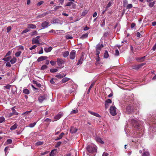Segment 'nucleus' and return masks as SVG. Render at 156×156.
Returning a JSON list of instances; mask_svg holds the SVG:
<instances>
[{
	"mask_svg": "<svg viewBox=\"0 0 156 156\" xmlns=\"http://www.w3.org/2000/svg\"><path fill=\"white\" fill-rule=\"evenodd\" d=\"M86 149L90 153H93L96 152L97 151V147L94 145L92 146L89 145L87 146Z\"/></svg>",
	"mask_w": 156,
	"mask_h": 156,
	"instance_id": "1",
	"label": "nucleus"
},
{
	"mask_svg": "<svg viewBox=\"0 0 156 156\" xmlns=\"http://www.w3.org/2000/svg\"><path fill=\"white\" fill-rule=\"evenodd\" d=\"M131 123L134 128L139 129V127L140 126V124L138 121H137L134 119H132L131 120Z\"/></svg>",
	"mask_w": 156,
	"mask_h": 156,
	"instance_id": "2",
	"label": "nucleus"
},
{
	"mask_svg": "<svg viewBox=\"0 0 156 156\" xmlns=\"http://www.w3.org/2000/svg\"><path fill=\"white\" fill-rule=\"evenodd\" d=\"M116 108L115 107L113 106H111L110 108V112L113 116L116 115L117 114L116 112Z\"/></svg>",
	"mask_w": 156,
	"mask_h": 156,
	"instance_id": "3",
	"label": "nucleus"
},
{
	"mask_svg": "<svg viewBox=\"0 0 156 156\" xmlns=\"http://www.w3.org/2000/svg\"><path fill=\"white\" fill-rule=\"evenodd\" d=\"M105 91L106 95L109 97H111L113 95V93L111 90L109 88H106Z\"/></svg>",
	"mask_w": 156,
	"mask_h": 156,
	"instance_id": "4",
	"label": "nucleus"
},
{
	"mask_svg": "<svg viewBox=\"0 0 156 156\" xmlns=\"http://www.w3.org/2000/svg\"><path fill=\"white\" fill-rule=\"evenodd\" d=\"M76 51L75 50L72 51L69 55V57L71 59H74L76 57Z\"/></svg>",
	"mask_w": 156,
	"mask_h": 156,
	"instance_id": "5",
	"label": "nucleus"
},
{
	"mask_svg": "<svg viewBox=\"0 0 156 156\" xmlns=\"http://www.w3.org/2000/svg\"><path fill=\"white\" fill-rule=\"evenodd\" d=\"M145 64V63H142L138 65H134L132 66V68L133 69L137 70L141 68L142 66Z\"/></svg>",
	"mask_w": 156,
	"mask_h": 156,
	"instance_id": "6",
	"label": "nucleus"
},
{
	"mask_svg": "<svg viewBox=\"0 0 156 156\" xmlns=\"http://www.w3.org/2000/svg\"><path fill=\"white\" fill-rule=\"evenodd\" d=\"M57 64L58 66H61L65 62V61L61 58H58L57 60Z\"/></svg>",
	"mask_w": 156,
	"mask_h": 156,
	"instance_id": "7",
	"label": "nucleus"
},
{
	"mask_svg": "<svg viewBox=\"0 0 156 156\" xmlns=\"http://www.w3.org/2000/svg\"><path fill=\"white\" fill-rule=\"evenodd\" d=\"M50 25L49 22L45 21L44 22L42 23L41 26L42 27L44 28H47Z\"/></svg>",
	"mask_w": 156,
	"mask_h": 156,
	"instance_id": "8",
	"label": "nucleus"
},
{
	"mask_svg": "<svg viewBox=\"0 0 156 156\" xmlns=\"http://www.w3.org/2000/svg\"><path fill=\"white\" fill-rule=\"evenodd\" d=\"M104 47L103 44H98L97 45L96 48V51H100L101 48H102Z\"/></svg>",
	"mask_w": 156,
	"mask_h": 156,
	"instance_id": "9",
	"label": "nucleus"
},
{
	"mask_svg": "<svg viewBox=\"0 0 156 156\" xmlns=\"http://www.w3.org/2000/svg\"><path fill=\"white\" fill-rule=\"evenodd\" d=\"M47 58V57L45 56H41L38 58L37 62H39L46 59Z\"/></svg>",
	"mask_w": 156,
	"mask_h": 156,
	"instance_id": "10",
	"label": "nucleus"
},
{
	"mask_svg": "<svg viewBox=\"0 0 156 156\" xmlns=\"http://www.w3.org/2000/svg\"><path fill=\"white\" fill-rule=\"evenodd\" d=\"M63 115V113H59L54 117V119L56 120H58Z\"/></svg>",
	"mask_w": 156,
	"mask_h": 156,
	"instance_id": "11",
	"label": "nucleus"
},
{
	"mask_svg": "<svg viewBox=\"0 0 156 156\" xmlns=\"http://www.w3.org/2000/svg\"><path fill=\"white\" fill-rule=\"evenodd\" d=\"M84 55H83L78 60L77 63V65H80L82 63V62L83 61V59H84Z\"/></svg>",
	"mask_w": 156,
	"mask_h": 156,
	"instance_id": "12",
	"label": "nucleus"
},
{
	"mask_svg": "<svg viewBox=\"0 0 156 156\" xmlns=\"http://www.w3.org/2000/svg\"><path fill=\"white\" fill-rule=\"evenodd\" d=\"M50 13V11H48L46 12L43 13L42 14L37 16V18H42L43 17H44V16H46V15L49 14Z\"/></svg>",
	"mask_w": 156,
	"mask_h": 156,
	"instance_id": "13",
	"label": "nucleus"
},
{
	"mask_svg": "<svg viewBox=\"0 0 156 156\" xmlns=\"http://www.w3.org/2000/svg\"><path fill=\"white\" fill-rule=\"evenodd\" d=\"M77 130L78 129L74 127H72L70 129V131L72 133H74L76 132Z\"/></svg>",
	"mask_w": 156,
	"mask_h": 156,
	"instance_id": "14",
	"label": "nucleus"
},
{
	"mask_svg": "<svg viewBox=\"0 0 156 156\" xmlns=\"http://www.w3.org/2000/svg\"><path fill=\"white\" fill-rule=\"evenodd\" d=\"M145 57L146 56H144L140 58H136V59L138 62H142L144 61V59L145 58Z\"/></svg>",
	"mask_w": 156,
	"mask_h": 156,
	"instance_id": "15",
	"label": "nucleus"
},
{
	"mask_svg": "<svg viewBox=\"0 0 156 156\" xmlns=\"http://www.w3.org/2000/svg\"><path fill=\"white\" fill-rule=\"evenodd\" d=\"M126 110L127 112L129 113L133 111L132 108L130 106H128L126 107Z\"/></svg>",
	"mask_w": 156,
	"mask_h": 156,
	"instance_id": "16",
	"label": "nucleus"
},
{
	"mask_svg": "<svg viewBox=\"0 0 156 156\" xmlns=\"http://www.w3.org/2000/svg\"><path fill=\"white\" fill-rule=\"evenodd\" d=\"M27 27L29 28L34 29L36 28V26L33 24H28Z\"/></svg>",
	"mask_w": 156,
	"mask_h": 156,
	"instance_id": "17",
	"label": "nucleus"
},
{
	"mask_svg": "<svg viewBox=\"0 0 156 156\" xmlns=\"http://www.w3.org/2000/svg\"><path fill=\"white\" fill-rule=\"evenodd\" d=\"M39 40L37 38H33L32 41V43L33 44H39Z\"/></svg>",
	"mask_w": 156,
	"mask_h": 156,
	"instance_id": "18",
	"label": "nucleus"
},
{
	"mask_svg": "<svg viewBox=\"0 0 156 156\" xmlns=\"http://www.w3.org/2000/svg\"><path fill=\"white\" fill-rule=\"evenodd\" d=\"M95 139L97 142H99L102 144H104V141H103L100 137H97L95 138Z\"/></svg>",
	"mask_w": 156,
	"mask_h": 156,
	"instance_id": "19",
	"label": "nucleus"
},
{
	"mask_svg": "<svg viewBox=\"0 0 156 156\" xmlns=\"http://www.w3.org/2000/svg\"><path fill=\"white\" fill-rule=\"evenodd\" d=\"M88 112L91 114L93 115H94L95 116H96L97 117H100V115L98 113H97L94 112H91V111H88Z\"/></svg>",
	"mask_w": 156,
	"mask_h": 156,
	"instance_id": "20",
	"label": "nucleus"
},
{
	"mask_svg": "<svg viewBox=\"0 0 156 156\" xmlns=\"http://www.w3.org/2000/svg\"><path fill=\"white\" fill-rule=\"evenodd\" d=\"M63 56L65 58L67 57L69 55L68 51H65L62 53Z\"/></svg>",
	"mask_w": 156,
	"mask_h": 156,
	"instance_id": "21",
	"label": "nucleus"
},
{
	"mask_svg": "<svg viewBox=\"0 0 156 156\" xmlns=\"http://www.w3.org/2000/svg\"><path fill=\"white\" fill-rule=\"evenodd\" d=\"M19 113H18L17 112H12V113H11L9 114L8 115V117H11L12 116L15 115H18Z\"/></svg>",
	"mask_w": 156,
	"mask_h": 156,
	"instance_id": "22",
	"label": "nucleus"
},
{
	"mask_svg": "<svg viewBox=\"0 0 156 156\" xmlns=\"http://www.w3.org/2000/svg\"><path fill=\"white\" fill-rule=\"evenodd\" d=\"M52 49V48L51 47H50L48 48H46L44 49V51L46 52H49L51 51Z\"/></svg>",
	"mask_w": 156,
	"mask_h": 156,
	"instance_id": "23",
	"label": "nucleus"
},
{
	"mask_svg": "<svg viewBox=\"0 0 156 156\" xmlns=\"http://www.w3.org/2000/svg\"><path fill=\"white\" fill-rule=\"evenodd\" d=\"M64 135V133H62L60 135H59V137H57L56 139L55 140H58L62 138L63 136Z\"/></svg>",
	"mask_w": 156,
	"mask_h": 156,
	"instance_id": "24",
	"label": "nucleus"
},
{
	"mask_svg": "<svg viewBox=\"0 0 156 156\" xmlns=\"http://www.w3.org/2000/svg\"><path fill=\"white\" fill-rule=\"evenodd\" d=\"M72 84L73 89L70 90V91L71 92L74 91L77 87V85H76V84H73V83Z\"/></svg>",
	"mask_w": 156,
	"mask_h": 156,
	"instance_id": "25",
	"label": "nucleus"
},
{
	"mask_svg": "<svg viewBox=\"0 0 156 156\" xmlns=\"http://www.w3.org/2000/svg\"><path fill=\"white\" fill-rule=\"evenodd\" d=\"M18 125L17 123H15L10 128L11 130H13L15 129L17 127Z\"/></svg>",
	"mask_w": 156,
	"mask_h": 156,
	"instance_id": "26",
	"label": "nucleus"
},
{
	"mask_svg": "<svg viewBox=\"0 0 156 156\" xmlns=\"http://www.w3.org/2000/svg\"><path fill=\"white\" fill-rule=\"evenodd\" d=\"M142 156H150V153L148 151H145L142 153Z\"/></svg>",
	"mask_w": 156,
	"mask_h": 156,
	"instance_id": "27",
	"label": "nucleus"
},
{
	"mask_svg": "<svg viewBox=\"0 0 156 156\" xmlns=\"http://www.w3.org/2000/svg\"><path fill=\"white\" fill-rule=\"evenodd\" d=\"M69 78L67 77H65L61 81L62 83H65L69 81Z\"/></svg>",
	"mask_w": 156,
	"mask_h": 156,
	"instance_id": "28",
	"label": "nucleus"
},
{
	"mask_svg": "<svg viewBox=\"0 0 156 156\" xmlns=\"http://www.w3.org/2000/svg\"><path fill=\"white\" fill-rule=\"evenodd\" d=\"M109 56L108 53L107 51H105L104 53V57L105 58H107Z\"/></svg>",
	"mask_w": 156,
	"mask_h": 156,
	"instance_id": "29",
	"label": "nucleus"
},
{
	"mask_svg": "<svg viewBox=\"0 0 156 156\" xmlns=\"http://www.w3.org/2000/svg\"><path fill=\"white\" fill-rule=\"evenodd\" d=\"M16 61V58L14 57L13 58L10 60V62L12 64H13L15 63Z\"/></svg>",
	"mask_w": 156,
	"mask_h": 156,
	"instance_id": "30",
	"label": "nucleus"
},
{
	"mask_svg": "<svg viewBox=\"0 0 156 156\" xmlns=\"http://www.w3.org/2000/svg\"><path fill=\"white\" fill-rule=\"evenodd\" d=\"M105 19H103L101 20V26L102 27H104L105 25Z\"/></svg>",
	"mask_w": 156,
	"mask_h": 156,
	"instance_id": "31",
	"label": "nucleus"
},
{
	"mask_svg": "<svg viewBox=\"0 0 156 156\" xmlns=\"http://www.w3.org/2000/svg\"><path fill=\"white\" fill-rule=\"evenodd\" d=\"M66 75V74L64 75V76H62L61 74H58L56 75L55 76V77L61 79L63 77L65 76Z\"/></svg>",
	"mask_w": 156,
	"mask_h": 156,
	"instance_id": "32",
	"label": "nucleus"
},
{
	"mask_svg": "<svg viewBox=\"0 0 156 156\" xmlns=\"http://www.w3.org/2000/svg\"><path fill=\"white\" fill-rule=\"evenodd\" d=\"M23 93L26 94H29L30 92L29 90L27 89H24L23 90Z\"/></svg>",
	"mask_w": 156,
	"mask_h": 156,
	"instance_id": "33",
	"label": "nucleus"
},
{
	"mask_svg": "<svg viewBox=\"0 0 156 156\" xmlns=\"http://www.w3.org/2000/svg\"><path fill=\"white\" fill-rule=\"evenodd\" d=\"M58 71L57 69H50V71L52 73H55Z\"/></svg>",
	"mask_w": 156,
	"mask_h": 156,
	"instance_id": "34",
	"label": "nucleus"
},
{
	"mask_svg": "<svg viewBox=\"0 0 156 156\" xmlns=\"http://www.w3.org/2000/svg\"><path fill=\"white\" fill-rule=\"evenodd\" d=\"M94 83H92L90 86V87L89 89H88L87 91V94H88L90 92V90L91 89L92 87L94 86Z\"/></svg>",
	"mask_w": 156,
	"mask_h": 156,
	"instance_id": "35",
	"label": "nucleus"
},
{
	"mask_svg": "<svg viewBox=\"0 0 156 156\" xmlns=\"http://www.w3.org/2000/svg\"><path fill=\"white\" fill-rule=\"evenodd\" d=\"M88 36V34L87 33L85 34L82 36L81 37V38L82 39H83L85 38H87Z\"/></svg>",
	"mask_w": 156,
	"mask_h": 156,
	"instance_id": "36",
	"label": "nucleus"
},
{
	"mask_svg": "<svg viewBox=\"0 0 156 156\" xmlns=\"http://www.w3.org/2000/svg\"><path fill=\"white\" fill-rule=\"evenodd\" d=\"M21 53L22 52L21 51H19L15 53V55L16 57H19Z\"/></svg>",
	"mask_w": 156,
	"mask_h": 156,
	"instance_id": "37",
	"label": "nucleus"
},
{
	"mask_svg": "<svg viewBox=\"0 0 156 156\" xmlns=\"http://www.w3.org/2000/svg\"><path fill=\"white\" fill-rule=\"evenodd\" d=\"M36 124V122H34V123H30V124L29 125V126L30 127H34V126Z\"/></svg>",
	"mask_w": 156,
	"mask_h": 156,
	"instance_id": "38",
	"label": "nucleus"
},
{
	"mask_svg": "<svg viewBox=\"0 0 156 156\" xmlns=\"http://www.w3.org/2000/svg\"><path fill=\"white\" fill-rule=\"evenodd\" d=\"M133 7L132 5L131 4H128L126 6L127 9H130Z\"/></svg>",
	"mask_w": 156,
	"mask_h": 156,
	"instance_id": "39",
	"label": "nucleus"
},
{
	"mask_svg": "<svg viewBox=\"0 0 156 156\" xmlns=\"http://www.w3.org/2000/svg\"><path fill=\"white\" fill-rule=\"evenodd\" d=\"M155 4V1H154L153 2H151L149 4V6L150 7H153L154 4Z\"/></svg>",
	"mask_w": 156,
	"mask_h": 156,
	"instance_id": "40",
	"label": "nucleus"
},
{
	"mask_svg": "<svg viewBox=\"0 0 156 156\" xmlns=\"http://www.w3.org/2000/svg\"><path fill=\"white\" fill-rule=\"evenodd\" d=\"M62 144V142L59 141L57 142V144L55 145V147H59Z\"/></svg>",
	"mask_w": 156,
	"mask_h": 156,
	"instance_id": "41",
	"label": "nucleus"
},
{
	"mask_svg": "<svg viewBox=\"0 0 156 156\" xmlns=\"http://www.w3.org/2000/svg\"><path fill=\"white\" fill-rule=\"evenodd\" d=\"M78 112V110L77 109H76V110H73L71 112V114H75L77 113Z\"/></svg>",
	"mask_w": 156,
	"mask_h": 156,
	"instance_id": "42",
	"label": "nucleus"
},
{
	"mask_svg": "<svg viewBox=\"0 0 156 156\" xmlns=\"http://www.w3.org/2000/svg\"><path fill=\"white\" fill-rule=\"evenodd\" d=\"M48 68V66L45 65H43L41 67V70H44L45 69H46L47 68Z\"/></svg>",
	"mask_w": 156,
	"mask_h": 156,
	"instance_id": "43",
	"label": "nucleus"
},
{
	"mask_svg": "<svg viewBox=\"0 0 156 156\" xmlns=\"http://www.w3.org/2000/svg\"><path fill=\"white\" fill-rule=\"evenodd\" d=\"M55 150H53L51 151L50 154V156H53L55 155Z\"/></svg>",
	"mask_w": 156,
	"mask_h": 156,
	"instance_id": "44",
	"label": "nucleus"
},
{
	"mask_svg": "<svg viewBox=\"0 0 156 156\" xmlns=\"http://www.w3.org/2000/svg\"><path fill=\"white\" fill-rule=\"evenodd\" d=\"M43 144V142L38 141L36 143V145L37 146L41 145Z\"/></svg>",
	"mask_w": 156,
	"mask_h": 156,
	"instance_id": "45",
	"label": "nucleus"
},
{
	"mask_svg": "<svg viewBox=\"0 0 156 156\" xmlns=\"http://www.w3.org/2000/svg\"><path fill=\"white\" fill-rule=\"evenodd\" d=\"M29 31V30H28V29H26L22 31L21 34H23L24 33H25L28 32Z\"/></svg>",
	"mask_w": 156,
	"mask_h": 156,
	"instance_id": "46",
	"label": "nucleus"
},
{
	"mask_svg": "<svg viewBox=\"0 0 156 156\" xmlns=\"http://www.w3.org/2000/svg\"><path fill=\"white\" fill-rule=\"evenodd\" d=\"M45 99V98H38V100L40 103H41L43 102L44 100Z\"/></svg>",
	"mask_w": 156,
	"mask_h": 156,
	"instance_id": "47",
	"label": "nucleus"
},
{
	"mask_svg": "<svg viewBox=\"0 0 156 156\" xmlns=\"http://www.w3.org/2000/svg\"><path fill=\"white\" fill-rule=\"evenodd\" d=\"M56 31L57 32L56 33L57 34L58 33H64L65 31L64 30H56Z\"/></svg>",
	"mask_w": 156,
	"mask_h": 156,
	"instance_id": "48",
	"label": "nucleus"
},
{
	"mask_svg": "<svg viewBox=\"0 0 156 156\" xmlns=\"http://www.w3.org/2000/svg\"><path fill=\"white\" fill-rule=\"evenodd\" d=\"M5 121V119L4 117H0V123H2Z\"/></svg>",
	"mask_w": 156,
	"mask_h": 156,
	"instance_id": "49",
	"label": "nucleus"
},
{
	"mask_svg": "<svg viewBox=\"0 0 156 156\" xmlns=\"http://www.w3.org/2000/svg\"><path fill=\"white\" fill-rule=\"evenodd\" d=\"M111 4H112L111 2H108V4H107V5L106 6V8L108 9V8L110 6H111L112 5Z\"/></svg>",
	"mask_w": 156,
	"mask_h": 156,
	"instance_id": "50",
	"label": "nucleus"
},
{
	"mask_svg": "<svg viewBox=\"0 0 156 156\" xmlns=\"http://www.w3.org/2000/svg\"><path fill=\"white\" fill-rule=\"evenodd\" d=\"M66 37L67 39H73V37L71 36H70L69 35H66Z\"/></svg>",
	"mask_w": 156,
	"mask_h": 156,
	"instance_id": "51",
	"label": "nucleus"
},
{
	"mask_svg": "<svg viewBox=\"0 0 156 156\" xmlns=\"http://www.w3.org/2000/svg\"><path fill=\"white\" fill-rule=\"evenodd\" d=\"M73 4V3L72 2H69L65 6H70Z\"/></svg>",
	"mask_w": 156,
	"mask_h": 156,
	"instance_id": "52",
	"label": "nucleus"
},
{
	"mask_svg": "<svg viewBox=\"0 0 156 156\" xmlns=\"http://www.w3.org/2000/svg\"><path fill=\"white\" fill-rule=\"evenodd\" d=\"M105 102L106 103H111L112 102V101L110 99H108L106 100Z\"/></svg>",
	"mask_w": 156,
	"mask_h": 156,
	"instance_id": "53",
	"label": "nucleus"
},
{
	"mask_svg": "<svg viewBox=\"0 0 156 156\" xmlns=\"http://www.w3.org/2000/svg\"><path fill=\"white\" fill-rule=\"evenodd\" d=\"M119 55V52L118 49H116L115 50V55L116 56H118Z\"/></svg>",
	"mask_w": 156,
	"mask_h": 156,
	"instance_id": "54",
	"label": "nucleus"
},
{
	"mask_svg": "<svg viewBox=\"0 0 156 156\" xmlns=\"http://www.w3.org/2000/svg\"><path fill=\"white\" fill-rule=\"evenodd\" d=\"M7 142L8 144H11L12 142V140L11 139H8L7 141Z\"/></svg>",
	"mask_w": 156,
	"mask_h": 156,
	"instance_id": "55",
	"label": "nucleus"
},
{
	"mask_svg": "<svg viewBox=\"0 0 156 156\" xmlns=\"http://www.w3.org/2000/svg\"><path fill=\"white\" fill-rule=\"evenodd\" d=\"M37 47V46L36 45H33L31 47H30V50H32L33 49H35L36 47Z\"/></svg>",
	"mask_w": 156,
	"mask_h": 156,
	"instance_id": "56",
	"label": "nucleus"
},
{
	"mask_svg": "<svg viewBox=\"0 0 156 156\" xmlns=\"http://www.w3.org/2000/svg\"><path fill=\"white\" fill-rule=\"evenodd\" d=\"M11 30V27L10 26H9L7 28V31L9 33Z\"/></svg>",
	"mask_w": 156,
	"mask_h": 156,
	"instance_id": "57",
	"label": "nucleus"
},
{
	"mask_svg": "<svg viewBox=\"0 0 156 156\" xmlns=\"http://www.w3.org/2000/svg\"><path fill=\"white\" fill-rule=\"evenodd\" d=\"M87 11H85L82 13L81 15L82 16H84L86 14H87Z\"/></svg>",
	"mask_w": 156,
	"mask_h": 156,
	"instance_id": "58",
	"label": "nucleus"
},
{
	"mask_svg": "<svg viewBox=\"0 0 156 156\" xmlns=\"http://www.w3.org/2000/svg\"><path fill=\"white\" fill-rule=\"evenodd\" d=\"M44 3V2L43 1L39 2L37 4V6H39Z\"/></svg>",
	"mask_w": 156,
	"mask_h": 156,
	"instance_id": "59",
	"label": "nucleus"
},
{
	"mask_svg": "<svg viewBox=\"0 0 156 156\" xmlns=\"http://www.w3.org/2000/svg\"><path fill=\"white\" fill-rule=\"evenodd\" d=\"M49 152L48 151H46L44 153H41V155H44L48 153H49Z\"/></svg>",
	"mask_w": 156,
	"mask_h": 156,
	"instance_id": "60",
	"label": "nucleus"
},
{
	"mask_svg": "<svg viewBox=\"0 0 156 156\" xmlns=\"http://www.w3.org/2000/svg\"><path fill=\"white\" fill-rule=\"evenodd\" d=\"M12 52L11 51H9L8 53L6 54L5 57H6L10 55L11 54Z\"/></svg>",
	"mask_w": 156,
	"mask_h": 156,
	"instance_id": "61",
	"label": "nucleus"
},
{
	"mask_svg": "<svg viewBox=\"0 0 156 156\" xmlns=\"http://www.w3.org/2000/svg\"><path fill=\"white\" fill-rule=\"evenodd\" d=\"M59 3L61 5H62L64 2V0H58Z\"/></svg>",
	"mask_w": 156,
	"mask_h": 156,
	"instance_id": "62",
	"label": "nucleus"
},
{
	"mask_svg": "<svg viewBox=\"0 0 156 156\" xmlns=\"http://www.w3.org/2000/svg\"><path fill=\"white\" fill-rule=\"evenodd\" d=\"M50 62L52 66L55 65L56 64V62L53 61H51Z\"/></svg>",
	"mask_w": 156,
	"mask_h": 156,
	"instance_id": "63",
	"label": "nucleus"
},
{
	"mask_svg": "<svg viewBox=\"0 0 156 156\" xmlns=\"http://www.w3.org/2000/svg\"><path fill=\"white\" fill-rule=\"evenodd\" d=\"M108 154L107 152H104L103 153L102 156H108Z\"/></svg>",
	"mask_w": 156,
	"mask_h": 156,
	"instance_id": "64",
	"label": "nucleus"
}]
</instances>
